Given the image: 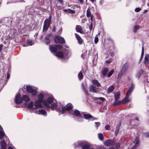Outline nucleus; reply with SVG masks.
I'll return each instance as SVG.
<instances>
[{
    "label": "nucleus",
    "instance_id": "1",
    "mask_svg": "<svg viewBox=\"0 0 149 149\" xmlns=\"http://www.w3.org/2000/svg\"><path fill=\"white\" fill-rule=\"evenodd\" d=\"M70 114L73 116V117L77 116L78 117V120L79 122L82 121L83 119V116L84 118L87 120H89L91 118H92V116L88 114H81L80 113L79 111L77 110L72 111L70 112Z\"/></svg>",
    "mask_w": 149,
    "mask_h": 149
},
{
    "label": "nucleus",
    "instance_id": "2",
    "mask_svg": "<svg viewBox=\"0 0 149 149\" xmlns=\"http://www.w3.org/2000/svg\"><path fill=\"white\" fill-rule=\"evenodd\" d=\"M27 108L30 111L39 114H42L45 116L47 115V112L44 110L41 109L39 111L35 110L34 108L33 103V102H31L28 105Z\"/></svg>",
    "mask_w": 149,
    "mask_h": 149
},
{
    "label": "nucleus",
    "instance_id": "3",
    "mask_svg": "<svg viewBox=\"0 0 149 149\" xmlns=\"http://www.w3.org/2000/svg\"><path fill=\"white\" fill-rule=\"evenodd\" d=\"M129 64L128 62H126L122 66V70L119 73L117 78L120 79L121 77L124 75L129 68Z\"/></svg>",
    "mask_w": 149,
    "mask_h": 149
},
{
    "label": "nucleus",
    "instance_id": "4",
    "mask_svg": "<svg viewBox=\"0 0 149 149\" xmlns=\"http://www.w3.org/2000/svg\"><path fill=\"white\" fill-rule=\"evenodd\" d=\"M74 146L75 147L81 146L82 149H88L90 146L88 143L81 141L77 142L74 144Z\"/></svg>",
    "mask_w": 149,
    "mask_h": 149
},
{
    "label": "nucleus",
    "instance_id": "5",
    "mask_svg": "<svg viewBox=\"0 0 149 149\" xmlns=\"http://www.w3.org/2000/svg\"><path fill=\"white\" fill-rule=\"evenodd\" d=\"M54 55L59 58H63L64 57L68 58L70 55V54H69V51L67 50H65L64 52V55L62 52H58L54 54Z\"/></svg>",
    "mask_w": 149,
    "mask_h": 149
},
{
    "label": "nucleus",
    "instance_id": "6",
    "mask_svg": "<svg viewBox=\"0 0 149 149\" xmlns=\"http://www.w3.org/2000/svg\"><path fill=\"white\" fill-rule=\"evenodd\" d=\"M52 19V16L50 15L48 18L44 21L43 27V31H46L48 29Z\"/></svg>",
    "mask_w": 149,
    "mask_h": 149
},
{
    "label": "nucleus",
    "instance_id": "7",
    "mask_svg": "<svg viewBox=\"0 0 149 149\" xmlns=\"http://www.w3.org/2000/svg\"><path fill=\"white\" fill-rule=\"evenodd\" d=\"M73 106L70 103L67 104L65 107H61L62 109L61 111L62 113H65L66 111H68L71 110Z\"/></svg>",
    "mask_w": 149,
    "mask_h": 149
},
{
    "label": "nucleus",
    "instance_id": "8",
    "mask_svg": "<svg viewBox=\"0 0 149 149\" xmlns=\"http://www.w3.org/2000/svg\"><path fill=\"white\" fill-rule=\"evenodd\" d=\"M26 90L27 92L31 93L33 95H36L37 94V90L31 86H27Z\"/></svg>",
    "mask_w": 149,
    "mask_h": 149
},
{
    "label": "nucleus",
    "instance_id": "9",
    "mask_svg": "<svg viewBox=\"0 0 149 149\" xmlns=\"http://www.w3.org/2000/svg\"><path fill=\"white\" fill-rule=\"evenodd\" d=\"M62 47V46L60 44L51 47L49 46V49L52 52H56L57 50L61 49Z\"/></svg>",
    "mask_w": 149,
    "mask_h": 149
},
{
    "label": "nucleus",
    "instance_id": "10",
    "mask_svg": "<svg viewBox=\"0 0 149 149\" xmlns=\"http://www.w3.org/2000/svg\"><path fill=\"white\" fill-rule=\"evenodd\" d=\"M54 100H55L54 99L53 97H49L47 100V102L46 101H44L43 103L45 105L47 108H49L50 107V105L49 104H51L52 103L54 102Z\"/></svg>",
    "mask_w": 149,
    "mask_h": 149
},
{
    "label": "nucleus",
    "instance_id": "11",
    "mask_svg": "<svg viewBox=\"0 0 149 149\" xmlns=\"http://www.w3.org/2000/svg\"><path fill=\"white\" fill-rule=\"evenodd\" d=\"M23 101L22 98L19 94H17L15 98V102L16 104H19L21 103Z\"/></svg>",
    "mask_w": 149,
    "mask_h": 149
},
{
    "label": "nucleus",
    "instance_id": "12",
    "mask_svg": "<svg viewBox=\"0 0 149 149\" xmlns=\"http://www.w3.org/2000/svg\"><path fill=\"white\" fill-rule=\"evenodd\" d=\"M55 42L56 43L64 44L65 43L64 39L60 36H57L54 38Z\"/></svg>",
    "mask_w": 149,
    "mask_h": 149
},
{
    "label": "nucleus",
    "instance_id": "13",
    "mask_svg": "<svg viewBox=\"0 0 149 149\" xmlns=\"http://www.w3.org/2000/svg\"><path fill=\"white\" fill-rule=\"evenodd\" d=\"M139 138L136 137L135 141L132 143V149H136L139 146Z\"/></svg>",
    "mask_w": 149,
    "mask_h": 149
},
{
    "label": "nucleus",
    "instance_id": "14",
    "mask_svg": "<svg viewBox=\"0 0 149 149\" xmlns=\"http://www.w3.org/2000/svg\"><path fill=\"white\" fill-rule=\"evenodd\" d=\"M114 143V141L113 140L108 139L105 141L104 144L105 146H109L113 145Z\"/></svg>",
    "mask_w": 149,
    "mask_h": 149
},
{
    "label": "nucleus",
    "instance_id": "15",
    "mask_svg": "<svg viewBox=\"0 0 149 149\" xmlns=\"http://www.w3.org/2000/svg\"><path fill=\"white\" fill-rule=\"evenodd\" d=\"M42 102L39 101L38 100H37L34 102V105L35 107V108L34 107V109L36 110V109L38 108H40L42 107V106L41 103Z\"/></svg>",
    "mask_w": 149,
    "mask_h": 149
},
{
    "label": "nucleus",
    "instance_id": "16",
    "mask_svg": "<svg viewBox=\"0 0 149 149\" xmlns=\"http://www.w3.org/2000/svg\"><path fill=\"white\" fill-rule=\"evenodd\" d=\"M130 96L126 94L125 97L122 101V102L124 104L128 103L131 100V99L129 98Z\"/></svg>",
    "mask_w": 149,
    "mask_h": 149
},
{
    "label": "nucleus",
    "instance_id": "17",
    "mask_svg": "<svg viewBox=\"0 0 149 149\" xmlns=\"http://www.w3.org/2000/svg\"><path fill=\"white\" fill-rule=\"evenodd\" d=\"M144 63L146 65H149V54H146L145 56L144 60Z\"/></svg>",
    "mask_w": 149,
    "mask_h": 149
},
{
    "label": "nucleus",
    "instance_id": "18",
    "mask_svg": "<svg viewBox=\"0 0 149 149\" xmlns=\"http://www.w3.org/2000/svg\"><path fill=\"white\" fill-rule=\"evenodd\" d=\"M76 30L77 32H79L81 34L84 33L80 25H78L76 26Z\"/></svg>",
    "mask_w": 149,
    "mask_h": 149
},
{
    "label": "nucleus",
    "instance_id": "19",
    "mask_svg": "<svg viewBox=\"0 0 149 149\" xmlns=\"http://www.w3.org/2000/svg\"><path fill=\"white\" fill-rule=\"evenodd\" d=\"M134 87V84H132L131 86L129 88V89L127 92V93L126 94L129 96H130V95L132 92Z\"/></svg>",
    "mask_w": 149,
    "mask_h": 149
},
{
    "label": "nucleus",
    "instance_id": "20",
    "mask_svg": "<svg viewBox=\"0 0 149 149\" xmlns=\"http://www.w3.org/2000/svg\"><path fill=\"white\" fill-rule=\"evenodd\" d=\"M97 88L94 86L91 85L89 87V91L90 92L92 93H97V91L96 90Z\"/></svg>",
    "mask_w": 149,
    "mask_h": 149
},
{
    "label": "nucleus",
    "instance_id": "21",
    "mask_svg": "<svg viewBox=\"0 0 149 149\" xmlns=\"http://www.w3.org/2000/svg\"><path fill=\"white\" fill-rule=\"evenodd\" d=\"M75 36L78 41V43L79 44H81L82 43L83 40L80 37L77 33H75Z\"/></svg>",
    "mask_w": 149,
    "mask_h": 149
},
{
    "label": "nucleus",
    "instance_id": "22",
    "mask_svg": "<svg viewBox=\"0 0 149 149\" xmlns=\"http://www.w3.org/2000/svg\"><path fill=\"white\" fill-rule=\"evenodd\" d=\"M109 71V69L107 68H104L102 70V77L105 76Z\"/></svg>",
    "mask_w": 149,
    "mask_h": 149
},
{
    "label": "nucleus",
    "instance_id": "23",
    "mask_svg": "<svg viewBox=\"0 0 149 149\" xmlns=\"http://www.w3.org/2000/svg\"><path fill=\"white\" fill-rule=\"evenodd\" d=\"M57 102L56 100H54V102L51 104V108L52 110H54L56 108Z\"/></svg>",
    "mask_w": 149,
    "mask_h": 149
},
{
    "label": "nucleus",
    "instance_id": "24",
    "mask_svg": "<svg viewBox=\"0 0 149 149\" xmlns=\"http://www.w3.org/2000/svg\"><path fill=\"white\" fill-rule=\"evenodd\" d=\"M92 82L93 85L97 87L100 86H101L100 83L96 80H93L92 81Z\"/></svg>",
    "mask_w": 149,
    "mask_h": 149
},
{
    "label": "nucleus",
    "instance_id": "25",
    "mask_svg": "<svg viewBox=\"0 0 149 149\" xmlns=\"http://www.w3.org/2000/svg\"><path fill=\"white\" fill-rule=\"evenodd\" d=\"M1 145L2 149H6V143L4 140H3L1 141Z\"/></svg>",
    "mask_w": 149,
    "mask_h": 149
},
{
    "label": "nucleus",
    "instance_id": "26",
    "mask_svg": "<svg viewBox=\"0 0 149 149\" xmlns=\"http://www.w3.org/2000/svg\"><path fill=\"white\" fill-rule=\"evenodd\" d=\"M143 70H141L138 72L136 74V77L137 78H139L143 74Z\"/></svg>",
    "mask_w": 149,
    "mask_h": 149
},
{
    "label": "nucleus",
    "instance_id": "27",
    "mask_svg": "<svg viewBox=\"0 0 149 149\" xmlns=\"http://www.w3.org/2000/svg\"><path fill=\"white\" fill-rule=\"evenodd\" d=\"M44 97V95L42 93H40L38 95V100L39 101L42 102H44L43 99Z\"/></svg>",
    "mask_w": 149,
    "mask_h": 149
},
{
    "label": "nucleus",
    "instance_id": "28",
    "mask_svg": "<svg viewBox=\"0 0 149 149\" xmlns=\"http://www.w3.org/2000/svg\"><path fill=\"white\" fill-rule=\"evenodd\" d=\"M120 93L119 92H116L114 93L115 100H116L119 99L120 97Z\"/></svg>",
    "mask_w": 149,
    "mask_h": 149
},
{
    "label": "nucleus",
    "instance_id": "29",
    "mask_svg": "<svg viewBox=\"0 0 149 149\" xmlns=\"http://www.w3.org/2000/svg\"><path fill=\"white\" fill-rule=\"evenodd\" d=\"M22 99L23 101L24 100L25 102H28L29 101L30 99L28 96L26 95H24L22 97Z\"/></svg>",
    "mask_w": 149,
    "mask_h": 149
},
{
    "label": "nucleus",
    "instance_id": "30",
    "mask_svg": "<svg viewBox=\"0 0 149 149\" xmlns=\"http://www.w3.org/2000/svg\"><path fill=\"white\" fill-rule=\"evenodd\" d=\"M78 77L79 79V80H81L83 78V72L82 71H80L79 73L78 74Z\"/></svg>",
    "mask_w": 149,
    "mask_h": 149
},
{
    "label": "nucleus",
    "instance_id": "31",
    "mask_svg": "<svg viewBox=\"0 0 149 149\" xmlns=\"http://www.w3.org/2000/svg\"><path fill=\"white\" fill-rule=\"evenodd\" d=\"M120 126V123L119 125L117 126L116 128V129L115 131V134L116 135H117L118 133Z\"/></svg>",
    "mask_w": 149,
    "mask_h": 149
},
{
    "label": "nucleus",
    "instance_id": "32",
    "mask_svg": "<svg viewBox=\"0 0 149 149\" xmlns=\"http://www.w3.org/2000/svg\"><path fill=\"white\" fill-rule=\"evenodd\" d=\"M114 89V87L113 86H111L109 87L108 89L107 93H109L111 92Z\"/></svg>",
    "mask_w": 149,
    "mask_h": 149
},
{
    "label": "nucleus",
    "instance_id": "33",
    "mask_svg": "<svg viewBox=\"0 0 149 149\" xmlns=\"http://www.w3.org/2000/svg\"><path fill=\"white\" fill-rule=\"evenodd\" d=\"M5 134L3 130H0V139H2L5 136Z\"/></svg>",
    "mask_w": 149,
    "mask_h": 149
},
{
    "label": "nucleus",
    "instance_id": "34",
    "mask_svg": "<svg viewBox=\"0 0 149 149\" xmlns=\"http://www.w3.org/2000/svg\"><path fill=\"white\" fill-rule=\"evenodd\" d=\"M27 43L29 45L31 46L34 44V42L32 40H29L27 41Z\"/></svg>",
    "mask_w": 149,
    "mask_h": 149
},
{
    "label": "nucleus",
    "instance_id": "35",
    "mask_svg": "<svg viewBox=\"0 0 149 149\" xmlns=\"http://www.w3.org/2000/svg\"><path fill=\"white\" fill-rule=\"evenodd\" d=\"M122 102L120 101H116L113 103V106H117L120 104Z\"/></svg>",
    "mask_w": 149,
    "mask_h": 149
},
{
    "label": "nucleus",
    "instance_id": "36",
    "mask_svg": "<svg viewBox=\"0 0 149 149\" xmlns=\"http://www.w3.org/2000/svg\"><path fill=\"white\" fill-rule=\"evenodd\" d=\"M92 15L91 14V13L90 11H89V9L88 8L86 11V16L87 17H89Z\"/></svg>",
    "mask_w": 149,
    "mask_h": 149
},
{
    "label": "nucleus",
    "instance_id": "37",
    "mask_svg": "<svg viewBox=\"0 0 149 149\" xmlns=\"http://www.w3.org/2000/svg\"><path fill=\"white\" fill-rule=\"evenodd\" d=\"M98 136L99 139L100 140L102 141L103 140V136L102 133H99L98 134Z\"/></svg>",
    "mask_w": 149,
    "mask_h": 149
},
{
    "label": "nucleus",
    "instance_id": "38",
    "mask_svg": "<svg viewBox=\"0 0 149 149\" xmlns=\"http://www.w3.org/2000/svg\"><path fill=\"white\" fill-rule=\"evenodd\" d=\"M81 87L84 91L86 93L87 95H88V94L87 93L88 91L85 88L84 84L82 83V84Z\"/></svg>",
    "mask_w": 149,
    "mask_h": 149
},
{
    "label": "nucleus",
    "instance_id": "39",
    "mask_svg": "<svg viewBox=\"0 0 149 149\" xmlns=\"http://www.w3.org/2000/svg\"><path fill=\"white\" fill-rule=\"evenodd\" d=\"M114 70H112L110 71L107 74V76L108 77H110L111 75L113 74L114 72Z\"/></svg>",
    "mask_w": 149,
    "mask_h": 149
},
{
    "label": "nucleus",
    "instance_id": "40",
    "mask_svg": "<svg viewBox=\"0 0 149 149\" xmlns=\"http://www.w3.org/2000/svg\"><path fill=\"white\" fill-rule=\"evenodd\" d=\"M63 11H68L69 13H75L74 11L72 10L71 9H69L68 10L66 9H64Z\"/></svg>",
    "mask_w": 149,
    "mask_h": 149
},
{
    "label": "nucleus",
    "instance_id": "41",
    "mask_svg": "<svg viewBox=\"0 0 149 149\" xmlns=\"http://www.w3.org/2000/svg\"><path fill=\"white\" fill-rule=\"evenodd\" d=\"M139 26H135L133 29V31L134 32H136L137 30L139 28Z\"/></svg>",
    "mask_w": 149,
    "mask_h": 149
},
{
    "label": "nucleus",
    "instance_id": "42",
    "mask_svg": "<svg viewBox=\"0 0 149 149\" xmlns=\"http://www.w3.org/2000/svg\"><path fill=\"white\" fill-rule=\"evenodd\" d=\"M97 100H101L102 102H103L105 100V99L104 98L102 97L97 98Z\"/></svg>",
    "mask_w": 149,
    "mask_h": 149
},
{
    "label": "nucleus",
    "instance_id": "43",
    "mask_svg": "<svg viewBox=\"0 0 149 149\" xmlns=\"http://www.w3.org/2000/svg\"><path fill=\"white\" fill-rule=\"evenodd\" d=\"M120 143H117L115 146V147L116 149H118L120 147Z\"/></svg>",
    "mask_w": 149,
    "mask_h": 149
},
{
    "label": "nucleus",
    "instance_id": "44",
    "mask_svg": "<svg viewBox=\"0 0 149 149\" xmlns=\"http://www.w3.org/2000/svg\"><path fill=\"white\" fill-rule=\"evenodd\" d=\"M50 35L49 34L46 36L45 39V40H49V38L50 37Z\"/></svg>",
    "mask_w": 149,
    "mask_h": 149
},
{
    "label": "nucleus",
    "instance_id": "45",
    "mask_svg": "<svg viewBox=\"0 0 149 149\" xmlns=\"http://www.w3.org/2000/svg\"><path fill=\"white\" fill-rule=\"evenodd\" d=\"M144 135L146 137L149 138V132H146L144 133Z\"/></svg>",
    "mask_w": 149,
    "mask_h": 149
},
{
    "label": "nucleus",
    "instance_id": "46",
    "mask_svg": "<svg viewBox=\"0 0 149 149\" xmlns=\"http://www.w3.org/2000/svg\"><path fill=\"white\" fill-rule=\"evenodd\" d=\"M110 126L109 125H107L105 126V129L107 130H110Z\"/></svg>",
    "mask_w": 149,
    "mask_h": 149
},
{
    "label": "nucleus",
    "instance_id": "47",
    "mask_svg": "<svg viewBox=\"0 0 149 149\" xmlns=\"http://www.w3.org/2000/svg\"><path fill=\"white\" fill-rule=\"evenodd\" d=\"M98 41V38L96 36L95 38V43H97Z\"/></svg>",
    "mask_w": 149,
    "mask_h": 149
},
{
    "label": "nucleus",
    "instance_id": "48",
    "mask_svg": "<svg viewBox=\"0 0 149 149\" xmlns=\"http://www.w3.org/2000/svg\"><path fill=\"white\" fill-rule=\"evenodd\" d=\"M100 123L99 122H95V127H98L100 125Z\"/></svg>",
    "mask_w": 149,
    "mask_h": 149
},
{
    "label": "nucleus",
    "instance_id": "49",
    "mask_svg": "<svg viewBox=\"0 0 149 149\" xmlns=\"http://www.w3.org/2000/svg\"><path fill=\"white\" fill-rule=\"evenodd\" d=\"M141 9L139 8H136L135 9V11L136 12H138L139 11L141 10Z\"/></svg>",
    "mask_w": 149,
    "mask_h": 149
},
{
    "label": "nucleus",
    "instance_id": "50",
    "mask_svg": "<svg viewBox=\"0 0 149 149\" xmlns=\"http://www.w3.org/2000/svg\"><path fill=\"white\" fill-rule=\"evenodd\" d=\"M45 41L46 42V43L47 45L49 44L50 42V40H45Z\"/></svg>",
    "mask_w": 149,
    "mask_h": 149
},
{
    "label": "nucleus",
    "instance_id": "51",
    "mask_svg": "<svg viewBox=\"0 0 149 149\" xmlns=\"http://www.w3.org/2000/svg\"><path fill=\"white\" fill-rule=\"evenodd\" d=\"M144 54V47L143 46L142 48V52L141 55H143Z\"/></svg>",
    "mask_w": 149,
    "mask_h": 149
},
{
    "label": "nucleus",
    "instance_id": "52",
    "mask_svg": "<svg viewBox=\"0 0 149 149\" xmlns=\"http://www.w3.org/2000/svg\"><path fill=\"white\" fill-rule=\"evenodd\" d=\"M61 4H63V0H57Z\"/></svg>",
    "mask_w": 149,
    "mask_h": 149
},
{
    "label": "nucleus",
    "instance_id": "53",
    "mask_svg": "<svg viewBox=\"0 0 149 149\" xmlns=\"http://www.w3.org/2000/svg\"><path fill=\"white\" fill-rule=\"evenodd\" d=\"M111 62V60L107 61H106V63L107 64H108L109 63H110Z\"/></svg>",
    "mask_w": 149,
    "mask_h": 149
},
{
    "label": "nucleus",
    "instance_id": "54",
    "mask_svg": "<svg viewBox=\"0 0 149 149\" xmlns=\"http://www.w3.org/2000/svg\"><path fill=\"white\" fill-rule=\"evenodd\" d=\"M147 85L148 87H149V79H147Z\"/></svg>",
    "mask_w": 149,
    "mask_h": 149
},
{
    "label": "nucleus",
    "instance_id": "55",
    "mask_svg": "<svg viewBox=\"0 0 149 149\" xmlns=\"http://www.w3.org/2000/svg\"><path fill=\"white\" fill-rule=\"evenodd\" d=\"M3 45L1 44L0 45V52H1L2 49L3 47Z\"/></svg>",
    "mask_w": 149,
    "mask_h": 149
},
{
    "label": "nucleus",
    "instance_id": "56",
    "mask_svg": "<svg viewBox=\"0 0 149 149\" xmlns=\"http://www.w3.org/2000/svg\"><path fill=\"white\" fill-rule=\"evenodd\" d=\"M79 3L81 4H83V1L82 0H79Z\"/></svg>",
    "mask_w": 149,
    "mask_h": 149
},
{
    "label": "nucleus",
    "instance_id": "57",
    "mask_svg": "<svg viewBox=\"0 0 149 149\" xmlns=\"http://www.w3.org/2000/svg\"><path fill=\"white\" fill-rule=\"evenodd\" d=\"M90 30H92V23H91V27H90Z\"/></svg>",
    "mask_w": 149,
    "mask_h": 149
},
{
    "label": "nucleus",
    "instance_id": "58",
    "mask_svg": "<svg viewBox=\"0 0 149 149\" xmlns=\"http://www.w3.org/2000/svg\"><path fill=\"white\" fill-rule=\"evenodd\" d=\"M10 77V75H9V74L8 73L7 74V79H8Z\"/></svg>",
    "mask_w": 149,
    "mask_h": 149
},
{
    "label": "nucleus",
    "instance_id": "59",
    "mask_svg": "<svg viewBox=\"0 0 149 149\" xmlns=\"http://www.w3.org/2000/svg\"><path fill=\"white\" fill-rule=\"evenodd\" d=\"M109 149H115L113 147H110L109 148Z\"/></svg>",
    "mask_w": 149,
    "mask_h": 149
},
{
    "label": "nucleus",
    "instance_id": "60",
    "mask_svg": "<svg viewBox=\"0 0 149 149\" xmlns=\"http://www.w3.org/2000/svg\"><path fill=\"white\" fill-rule=\"evenodd\" d=\"M91 16L90 17V19L91 20V21H92L93 20V18L92 17V15H91Z\"/></svg>",
    "mask_w": 149,
    "mask_h": 149
},
{
    "label": "nucleus",
    "instance_id": "61",
    "mask_svg": "<svg viewBox=\"0 0 149 149\" xmlns=\"http://www.w3.org/2000/svg\"><path fill=\"white\" fill-rule=\"evenodd\" d=\"M84 56V54H83L81 55L82 57L83 58V59L84 58V57H83V56Z\"/></svg>",
    "mask_w": 149,
    "mask_h": 149
},
{
    "label": "nucleus",
    "instance_id": "62",
    "mask_svg": "<svg viewBox=\"0 0 149 149\" xmlns=\"http://www.w3.org/2000/svg\"><path fill=\"white\" fill-rule=\"evenodd\" d=\"M8 149H13V148L11 147V146H10L9 148H8Z\"/></svg>",
    "mask_w": 149,
    "mask_h": 149
},
{
    "label": "nucleus",
    "instance_id": "63",
    "mask_svg": "<svg viewBox=\"0 0 149 149\" xmlns=\"http://www.w3.org/2000/svg\"><path fill=\"white\" fill-rule=\"evenodd\" d=\"M90 1H91L92 3H93L94 2V0H90Z\"/></svg>",
    "mask_w": 149,
    "mask_h": 149
},
{
    "label": "nucleus",
    "instance_id": "64",
    "mask_svg": "<svg viewBox=\"0 0 149 149\" xmlns=\"http://www.w3.org/2000/svg\"><path fill=\"white\" fill-rule=\"evenodd\" d=\"M135 119L136 120H139V118H138V117L136 118Z\"/></svg>",
    "mask_w": 149,
    "mask_h": 149
}]
</instances>
